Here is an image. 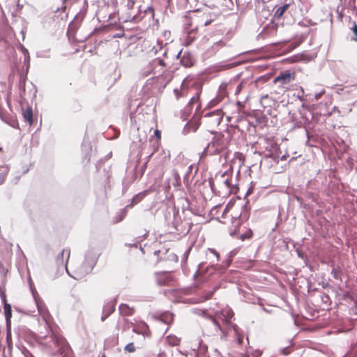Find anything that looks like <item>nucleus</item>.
Wrapping results in <instances>:
<instances>
[{"mask_svg": "<svg viewBox=\"0 0 357 357\" xmlns=\"http://www.w3.org/2000/svg\"><path fill=\"white\" fill-rule=\"evenodd\" d=\"M229 145L227 138L220 133L217 134L213 140L208 144L206 152L210 155H215L221 153L227 149Z\"/></svg>", "mask_w": 357, "mask_h": 357, "instance_id": "f257e3e1", "label": "nucleus"}, {"mask_svg": "<svg viewBox=\"0 0 357 357\" xmlns=\"http://www.w3.org/2000/svg\"><path fill=\"white\" fill-rule=\"evenodd\" d=\"M296 73L295 70H287L280 72L273 79V83H279L281 86L290 84L296 79Z\"/></svg>", "mask_w": 357, "mask_h": 357, "instance_id": "f03ea898", "label": "nucleus"}, {"mask_svg": "<svg viewBox=\"0 0 357 357\" xmlns=\"http://www.w3.org/2000/svg\"><path fill=\"white\" fill-rule=\"evenodd\" d=\"M233 83H222L219 87L218 94L215 98L210 102L211 106H215L221 101H222L226 97L228 96L229 91L232 90Z\"/></svg>", "mask_w": 357, "mask_h": 357, "instance_id": "7ed1b4c3", "label": "nucleus"}, {"mask_svg": "<svg viewBox=\"0 0 357 357\" xmlns=\"http://www.w3.org/2000/svg\"><path fill=\"white\" fill-rule=\"evenodd\" d=\"M224 113L222 109H216L206 115L208 123L212 126H219L221 123Z\"/></svg>", "mask_w": 357, "mask_h": 357, "instance_id": "20e7f679", "label": "nucleus"}, {"mask_svg": "<svg viewBox=\"0 0 357 357\" xmlns=\"http://www.w3.org/2000/svg\"><path fill=\"white\" fill-rule=\"evenodd\" d=\"M133 326L132 331L137 334L142 335L144 337H150L151 332L149 326L144 321H140L136 324L131 323Z\"/></svg>", "mask_w": 357, "mask_h": 357, "instance_id": "39448f33", "label": "nucleus"}, {"mask_svg": "<svg viewBox=\"0 0 357 357\" xmlns=\"http://www.w3.org/2000/svg\"><path fill=\"white\" fill-rule=\"evenodd\" d=\"M151 66L154 74H162L166 70L167 63L162 59L155 58L151 61Z\"/></svg>", "mask_w": 357, "mask_h": 357, "instance_id": "423d86ee", "label": "nucleus"}, {"mask_svg": "<svg viewBox=\"0 0 357 357\" xmlns=\"http://www.w3.org/2000/svg\"><path fill=\"white\" fill-rule=\"evenodd\" d=\"M238 209L239 207L238 206H236L234 204L229 203L226 206L223 213H222V218H225L227 216L228 213L229 214V216L232 219H237L240 217V214L238 213Z\"/></svg>", "mask_w": 357, "mask_h": 357, "instance_id": "0eeeda50", "label": "nucleus"}, {"mask_svg": "<svg viewBox=\"0 0 357 357\" xmlns=\"http://www.w3.org/2000/svg\"><path fill=\"white\" fill-rule=\"evenodd\" d=\"M157 282L159 285H169L173 281V276L168 272L156 273Z\"/></svg>", "mask_w": 357, "mask_h": 357, "instance_id": "6e6552de", "label": "nucleus"}, {"mask_svg": "<svg viewBox=\"0 0 357 357\" xmlns=\"http://www.w3.org/2000/svg\"><path fill=\"white\" fill-rule=\"evenodd\" d=\"M232 176L231 173H229L227 172L221 174L220 181L222 182L227 189H231Z\"/></svg>", "mask_w": 357, "mask_h": 357, "instance_id": "1a4fd4ad", "label": "nucleus"}, {"mask_svg": "<svg viewBox=\"0 0 357 357\" xmlns=\"http://www.w3.org/2000/svg\"><path fill=\"white\" fill-rule=\"evenodd\" d=\"M70 251L69 249H63L58 255L56 261L59 264H67L70 258Z\"/></svg>", "mask_w": 357, "mask_h": 357, "instance_id": "9d476101", "label": "nucleus"}, {"mask_svg": "<svg viewBox=\"0 0 357 357\" xmlns=\"http://www.w3.org/2000/svg\"><path fill=\"white\" fill-rule=\"evenodd\" d=\"M119 312L123 316H132L135 313V310L133 307H129L128 305L123 303L119 306Z\"/></svg>", "mask_w": 357, "mask_h": 357, "instance_id": "9b49d317", "label": "nucleus"}, {"mask_svg": "<svg viewBox=\"0 0 357 357\" xmlns=\"http://www.w3.org/2000/svg\"><path fill=\"white\" fill-rule=\"evenodd\" d=\"M233 313L230 310H222V312L218 314L219 319L226 324H229L231 321Z\"/></svg>", "mask_w": 357, "mask_h": 357, "instance_id": "f8f14e48", "label": "nucleus"}, {"mask_svg": "<svg viewBox=\"0 0 357 357\" xmlns=\"http://www.w3.org/2000/svg\"><path fill=\"white\" fill-rule=\"evenodd\" d=\"M115 310V304L113 302L107 303L103 308V313L105 314V317H102V320L103 321L107 317H109L114 311Z\"/></svg>", "mask_w": 357, "mask_h": 357, "instance_id": "ddd939ff", "label": "nucleus"}, {"mask_svg": "<svg viewBox=\"0 0 357 357\" xmlns=\"http://www.w3.org/2000/svg\"><path fill=\"white\" fill-rule=\"evenodd\" d=\"M154 135L156 137V140L153 143V151H152L151 155H152L154 153H155L158 151L159 146H160V139H161L160 130H155L154 132Z\"/></svg>", "mask_w": 357, "mask_h": 357, "instance_id": "4468645a", "label": "nucleus"}, {"mask_svg": "<svg viewBox=\"0 0 357 357\" xmlns=\"http://www.w3.org/2000/svg\"><path fill=\"white\" fill-rule=\"evenodd\" d=\"M22 115L24 121L31 125L33 123V111L31 107H28L26 109H24L23 111Z\"/></svg>", "mask_w": 357, "mask_h": 357, "instance_id": "2eb2a0df", "label": "nucleus"}, {"mask_svg": "<svg viewBox=\"0 0 357 357\" xmlns=\"http://www.w3.org/2000/svg\"><path fill=\"white\" fill-rule=\"evenodd\" d=\"M3 309H4L5 317L6 319V322H7V324H9L10 322V318L12 316L11 306L10 304L5 303Z\"/></svg>", "mask_w": 357, "mask_h": 357, "instance_id": "dca6fc26", "label": "nucleus"}, {"mask_svg": "<svg viewBox=\"0 0 357 357\" xmlns=\"http://www.w3.org/2000/svg\"><path fill=\"white\" fill-rule=\"evenodd\" d=\"M52 340L54 344L57 346L63 347L66 344V340L63 337L59 335L52 334Z\"/></svg>", "mask_w": 357, "mask_h": 357, "instance_id": "f3484780", "label": "nucleus"}, {"mask_svg": "<svg viewBox=\"0 0 357 357\" xmlns=\"http://www.w3.org/2000/svg\"><path fill=\"white\" fill-rule=\"evenodd\" d=\"M8 169L6 167L0 166V185L2 184L8 175Z\"/></svg>", "mask_w": 357, "mask_h": 357, "instance_id": "a211bd4d", "label": "nucleus"}, {"mask_svg": "<svg viewBox=\"0 0 357 357\" xmlns=\"http://www.w3.org/2000/svg\"><path fill=\"white\" fill-rule=\"evenodd\" d=\"M181 63L185 67H190L193 65V61L188 55H184L181 60Z\"/></svg>", "mask_w": 357, "mask_h": 357, "instance_id": "6ab92c4d", "label": "nucleus"}, {"mask_svg": "<svg viewBox=\"0 0 357 357\" xmlns=\"http://www.w3.org/2000/svg\"><path fill=\"white\" fill-rule=\"evenodd\" d=\"M288 8V5L285 4L283 6L279 7L275 13V17L277 18L281 17L284 12L286 11L287 8Z\"/></svg>", "mask_w": 357, "mask_h": 357, "instance_id": "aec40b11", "label": "nucleus"}, {"mask_svg": "<svg viewBox=\"0 0 357 357\" xmlns=\"http://www.w3.org/2000/svg\"><path fill=\"white\" fill-rule=\"evenodd\" d=\"M174 93L177 99L184 97L187 95V90L183 89H175Z\"/></svg>", "mask_w": 357, "mask_h": 357, "instance_id": "412c9836", "label": "nucleus"}, {"mask_svg": "<svg viewBox=\"0 0 357 357\" xmlns=\"http://www.w3.org/2000/svg\"><path fill=\"white\" fill-rule=\"evenodd\" d=\"M246 85V82L245 81H241L236 87L234 91V94L238 96L241 93L242 90L245 88Z\"/></svg>", "mask_w": 357, "mask_h": 357, "instance_id": "4be33fe9", "label": "nucleus"}, {"mask_svg": "<svg viewBox=\"0 0 357 357\" xmlns=\"http://www.w3.org/2000/svg\"><path fill=\"white\" fill-rule=\"evenodd\" d=\"M162 319L167 324H171L173 321L174 318L172 314H167L162 315Z\"/></svg>", "mask_w": 357, "mask_h": 357, "instance_id": "5701e85b", "label": "nucleus"}, {"mask_svg": "<svg viewBox=\"0 0 357 357\" xmlns=\"http://www.w3.org/2000/svg\"><path fill=\"white\" fill-rule=\"evenodd\" d=\"M144 195L142 193L137 194L132 198V204H137L144 198Z\"/></svg>", "mask_w": 357, "mask_h": 357, "instance_id": "b1692460", "label": "nucleus"}, {"mask_svg": "<svg viewBox=\"0 0 357 357\" xmlns=\"http://www.w3.org/2000/svg\"><path fill=\"white\" fill-rule=\"evenodd\" d=\"M124 349L129 353H133L135 351V347L132 342H130L126 345Z\"/></svg>", "mask_w": 357, "mask_h": 357, "instance_id": "393cba45", "label": "nucleus"}, {"mask_svg": "<svg viewBox=\"0 0 357 357\" xmlns=\"http://www.w3.org/2000/svg\"><path fill=\"white\" fill-rule=\"evenodd\" d=\"M351 30L353 31L354 37L352 38V40L355 42H357V24L356 22H354L353 26L351 28Z\"/></svg>", "mask_w": 357, "mask_h": 357, "instance_id": "a878e982", "label": "nucleus"}, {"mask_svg": "<svg viewBox=\"0 0 357 357\" xmlns=\"http://www.w3.org/2000/svg\"><path fill=\"white\" fill-rule=\"evenodd\" d=\"M252 236V230L249 229L244 234H243L241 236V239L243 241L246 238H248V239L250 238Z\"/></svg>", "mask_w": 357, "mask_h": 357, "instance_id": "bb28decb", "label": "nucleus"}, {"mask_svg": "<svg viewBox=\"0 0 357 357\" xmlns=\"http://www.w3.org/2000/svg\"><path fill=\"white\" fill-rule=\"evenodd\" d=\"M208 13H204L203 15H202L203 17H204V16L206 17L205 20H202V22L204 26H207V25H208L212 22V20H211V19L208 20Z\"/></svg>", "mask_w": 357, "mask_h": 357, "instance_id": "cd10ccee", "label": "nucleus"}, {"mask_svg": "<svg viewBox=\"0 0 357 357\" xmlns=\"http://www.w3.org/2000/svg\"><path fill=\"white\" fill-rule=\"evenodd\" d=\"M199 98V93H197L196 96L192 97L190 100V105H192L194 104L195 102L198 101Z\"/></svg>", "mask_w": 357, "mask_h": 357, "instance_id": "c85d7f7f", "label": "nucleus"}, {"mask_svg": "<svg viewBox=\"0 0 357 357\" xmlns=\"http://www.w3.org/2000/svg\"><path fill=\"white\" fill-rule=\"evenodd\" d=\"M243 340V336H241L240 335H237V342L239 345H241L242 344Z\"/></svg>", "mask_w": 357, "mask_h": 357, "instance_id": "c756f323", "label": "nucleus"}, {"mask_svg": "<svg viewBox=\"0 0 357 357\" xmlns=\"http://www.w3.org/2000/svg\"><path fill=\"white\" fill-rule=\"evenodd\" d=\"M324 93H325V91H322L321 92H320L319 93H317L315 95V99L316 100H319Z\"/></svg>", "mask_w": 357, "mask_h": 357, "instance_id": "7c9ffc66", "label": "nucleus"}, {"mask_svg": "<svg viewBox=\"0 0 357 357\" xmlns=\"http://www.w3.org/2000/svg\"><path fill=\"white\" fill-rule=\"evenodd\" d=\"M1 296L2 298V300L3 301V303H6V294L4 291H1Z\"/></svg>", "mask_w": 357, "mask_h": 357, "instance_id": "2f4dec72", "label": "nucleus"}, {"mask_svg": "<svg viewBox=\"0 0 357 357\" xmlns=\"http://www.w3.org/2000/svg\"><path fill=\"white\" fill-rule=\"evenodd\" d=\"M209 251L211 252H212L213 254H214L217 257H219V254L217 252L216 250H215L214 249H209Z\"/></svg>", "mask_w": 357, "mask_h": 357, "instance_id": "473e14b6", "label": "nucleus"}, {"mask_svg": "<svg viewBox=\"0 0 357 357\" xmlns=\"http://www.w3.org/2000/svg\"><path fill=\"white\" fill-rule=\"evenodd\" d=\"M213 322H214V324H215L218 327V328H219L220 330H221V328H220V326L219 324L217 322V321H216L215 319H213Z\"/></svg>", "mask_w": 357, "mask_h": 357, "instance_id": "72a5a7b5", "label": "nucleus"}, {"mask_svg": "<svg viewBox=\"0 0 357 357\" xmlns=\"http://www.w3.org/2000/svg\"><path fill=\"white\" fill-rule=\"evenodd\" d=\"M236 104H237V105H238L239 107H243V104H242V102H239V101H238V102H237V103H236Z\"/></svg>", "mask_w": 357, "mask_h": 357, "instance_id": "f704fd0d", "label": "nucleus"}, {"mask_svg": "<svg viewBox=\"0 0 357 357\" xmlns=\"http://www.w3.org/2000/svg\"><path fill=\"white\" fill-rule=\"evenodd\" d=\"M213 294V291H211V292L210 293L209 296H207L206 299H209V298H211L212 297Z\"/></svg>", "mask_w": 357, "mask_h": 357, "instance_id": "c9c22d12", "label": "nucleus"}, {"mask_svg": "<svg viewBox=\"0 0 357 357\" xmlns=\"http://www.w3.org/2000/svg\"><path fill=\"white\" fill-rule=\"evenodd\" d=\"M10 335L9 333L7 334V340H8V339L10 338Z\"/></svg>", "mask_w": 357, "mask_h": 357, "instance_id": "e433bc0d", "label": "nucleus"}, {"mask_svg": "<svg viewBox=\"0 0 357 357\" xmlns=\"http://www.w3.org/2000/svg\"><path fill=\"white\" fill-rule=\"evenodd\" d=\"M118 340H119V337H116V344H118Z\"/></svg>", "mask_w": 357, "mask_h": 357, "instance_id": "4c0bfd02", "label": "nucleus"}, {"mask_svg": "<svg viewBox=\"0 0 357 357\" xmlns=\"http://www.w3.org/2000/svg\"><path fill=\"white\" fill-rule=\"evenodd\" d=\"M131 3H132V5H133L134 4V1H131Z\"/></svg>", "mask_w": 357, "mask_h": 357, "instance_id": "58836bf2", "label": "nucleus"}, {"mask_svg": "<svg viewBox=\"0 0 357 357\" xmlns=\"http://www.w3.org/2000/svg\"><path fill=\"white\" fill-rule=\"evenodd\" d=\"M102 357H106L105 354H103V355L102 356Z\"/></svg>", "mask_w": 357, "mask_h": 357, "instance_id": "ea45409f", "label": "nucleus"}, {"mask_svg": "<svg viewBox=\"0 0 357 357\" xmlns=\"http://www.w3.org/2000/svg\"><path fill=\"white\" fill-rule=\"evenodd\" d=\"M1 150V149H0V151Z\"/></svg>", "mask_w": 357, "mask_h": 357, "instance_id": "a19ab883", "label": "nucleus"}]
</instances>
